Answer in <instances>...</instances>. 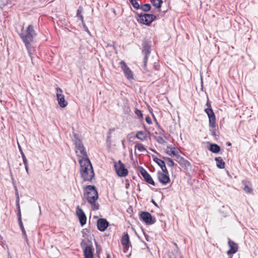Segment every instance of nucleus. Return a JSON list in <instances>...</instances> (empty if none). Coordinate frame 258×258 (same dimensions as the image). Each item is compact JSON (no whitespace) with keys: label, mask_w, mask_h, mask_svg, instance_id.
<instances>
[{"label":"nucleus","mask_w":258,"mask_h":258,"mask_svg":"<svg viewBox=\"0 0 258 258\" xmlns=\"http://www.w3.org/2000/svg\"><path fill=\"white\" fill-rule=\"evenodd\" d=\"M17 207L18 212L19 213H20V212H21L20 206V205H19V206H17Z\"/></svg>","instance_id":"nucleus-42"},{"label":"nucleus","mask_w":258,"mask_h":258,"mask_svg":"<svg viewBox=\"0 0 258 258\" xmlns=\"http://www.w3.org/2000/svg\"><path fill=\"white\" fill-rule=\"evenodd\" d=\"M15 190H16V196L17 197L18 196H19V194H18V189H17V188H16Z\"/></svg>","instance_id":"nucleus-44"},{"label":"nucleus","mask_w":258,"mask_h":258,"mask_svg":"<svg viewBox=\"0 0 258 258\" xmlns=\"http://www.w3.org/2000/svg\"><path fill=\"white\" fill-rule=\"evenodd\" d=\"M36 34L32 25H30L25 30H22L20 36L25 43L30 56L32 54L33 49L31 47V43Z\"/></svg>","instance_id":"nucleus-2"},{"label":"nucleus","mask_w":258,"mask_h":258,"mask_svg":"<svg viewBox=\"0 0 258 258\" xmlns=\"http://www.w3.org/2000/svg\"><path fill=\"white\" fill-rule=\"evenodd\" d=\"M136 137L139 140L144 141L147 140L148 135L144 131H138L137 132Z\"/></svg>","instance_id":"nucleus-20"},{"label":"nucleus","mask_w":258,"mask_h":258,"mask_svg":"<svg viewBox=\"0 0 258 258\" xmlns=\"http://www.w3.org/2000/svg\"><path fill=\"white\" fill-rule=\"evenodd\" d=\"M19 200H20L19 196H18V197H17V200H16V205L17 206L20 205V204H19Z\"/></svg>","instance_id":"nucleus-40"},{"label":"nucleus","mask_w":258,"mask_h":258,"mask_svg":"<svg viewBox=\"0 0 258 258\" xmlns=\"http://www.w3.org/2000/svg\"><path fill=\"white\" fill-rule=\"evenodd\" d=\"M94 248L92 244L87 245L83 249V253L85 258H95L93 252Z\"/></svg>","instance_id":"nucleus-13"},{"label":"nucleus","mask_w":258,"mask_h":258,"mask_svg":"<svg viewBox=\"0 0 258 258\" xmlns=\"http://www.w3.org/2000/svg\"><path fill=\"white\" fill-rule=\"evenodd\" d=\"M24 165H25V168L27 174H29V169H28V163H27V164H24Z\"/></svg>","instance_id":"nucleus-38"},{"label":"nucleus","mask_w":258,"mask_h":258,"mask_svg":"<svg viewBox=\"0 0 258 258\" xmlns=\"http://www.w3.org/2000/svg\"><path fill=\"white\" fill-rule=\"evenodd\" d=\"M151 3L153 6L157 8H160L162 3V0H152Z\"/></svg>","instance_id":"nucleus-26"},{"label":"nucleus","mask_w":258,"mask_h":258,"mask_svg":"<svg viewBox=\"0 0 258 258\" xmlns=\"http://www.w3.org/2000/svg\"><path fill=\"white\" fill-rule=\"evenodd\" d=\"M156 162L160 166L162 170V171H165L167 170L165 163L163 160L157 159Z\"/></svg>","instance_id":"nucleus-25"},{"label":"nucleus","mask_w":258,"mask_h":258,"mask_svg":"<svg viewBox=\"0 0 258 258\" xmlns=\"http://www.w3.org/2000/svg\"><path fill=\"white\" fill-rule=\"evenodd\" d=\"M19 224L20 228H21V230L22 231V233H23V235L25 236V239L27 241H28L27 236V234H26V231H25V230L24 229V226L23 225L22 221H19Z\"/></svg>","instance_id":"nucleus-28"},{"label":"nucleus","mask_w":258,"mask_h":258,"mask_svg":"<svg viewBox=\"0 0 258 258\" xmlns=\"http://www.w3.org/2000/svg\"><path fill=\"white\" fill-rule=\"evenodd\" d=\"M220 147L216 144H211L210 146L209 150L215 153H217L220 151Z\"/></svg>","instance_id":"nucleus-22"},{"label":"nucleus","mask_w":258,"mask_h":258,"mask_svg":"<svg viewBox=\"0 0 258 258\" xmlns=\"http://www.w3.org/2000/svg\"><path fill=\"white\" fill-rule=\"evenodd\" d=\"M22 159H23V163L24 164H27V163H28V161H27V160L25 157V154H24L23 152H22Z\"/></svg>","instance_id":"nucleus-34"},{"label":"nucleus","mask_w":258,"mask_h":258,"mask_svg":"<svg viewBox=\"0 0 258 258\" xmlns=\"http://www.w3.org/2000/svg\"><path fill=\"white\" fill-rule=\"evenodd\" d=\"M215 160L216 161L217 166L219 168L223 169L225 167V162L221 157H216Z\"/></svg>","instance_id":"nucleus-21"},{"label":"nucleus","mask_w":258,"mask_h":258,"mask_svg":"<svg viewBox=\"0 0 258 258\" xmlns=\"http://www.w3.org/2000/svg\"><path fill=\"white\" fill-rule=\"evenodd\" d=\"M158 178L159 181L163 184H166L169 182L170 178L168 175L167 170L165 171L159 172Z\"/></svg>","instance_id":"nucleus-12"},{"label":"nucleus","mask_w":258,"mask_h":258,"mask_svg":"<svg viewBox=\"0 0 258 258\" xmlns=\"http://www.w3.org/2000/svg\"><path fill=\"white\" fill-rule=\"evenodd\" d=\"M175 158L176 161L181 166L187 167L190 165L189 162L180 156L179 154H178Z\"/></svg>","instance_id":"nucleus-19"},{"label":"nucleus","mask_w":258,"mask_h":258,"mask_svg":"<svg viewBox=\"0 0 258 258\" xmlns=\"http://www.w3.org/2000/svg\"><path fill=\"white\" fill-rule=\"evenodd\" d=\"M140 218L143 222L148 225H152L156 222V218L153 217L149 213L147 212H142L140 215Z\"/></svg>","instance_id":"nucleus-10"},{"label":"nucleus","mask_w":258,"mask_h":258,"mask_svg":"<svg viewBox=\"0 0 258 258\" xmlns=\"http://www.w3.org/2000/svg\"><path fill=\"white\" fill-rule=\"evenodd\" d=\"M145 120L148 124H150L152 123V120L149 116H146L145 117Z\"/></svg>","instance_id":"nucleus-37"},{"label":"nucleus","mask_w":258,"mask_h":258,"mask_svg":"<svg viewBox=\"0 0 258 258\" xmlns=\"http://www.w3.org/2000/svg\"><path fill=\"white\" fill-rule=\"evenodd\" d=\"M108 226V222L104 219H99L97 221L98 229L101 231H104Z\"/></svg>","instance_id":"nucleus-16"},{"label":"nucleus","mask_w":258,"mask_h":258,"mask_svg":"<svg viewBox=\"0 0 258 258\" xmlns=\"http://www.w3.org/2000/svg\"><path fill=\"white\" fill-rule=\"evenodd\" d=\"M80 173L85 181H91L94 176L92 164L88 158L79 159Z\"/></svg>","instance_id":"nucleus-1"},{"label":"nucleus","mask_w":258,"mask_h":258,"mask_svg":"<svg viewBox=\"0 0 258 258\" xmlns=\"http://www.w3.org/2000/svg\"><path fill=\"white\" fill-rule=\"evenodd\" d=\"M18 147H19V149L20 150V152L21 153V154H22V152H23L22 149H21V147L20 146V145L19 144H18Z\"/></svg>","instance_id":"nucleus-41"},{"label":"nucleus","mask_w":258,"mask_h":258,"mask_svg":"<svg viewBox=\"0 0 258 258\" xmlns=\"http://www.w3.org/2000/svg\"><path fill=\"white\" fill-rule=\"evenodd\" d=\"M243 190L247 192V193H250L252 192V189L251 187H249L247 185H245L243 188Z\"/></svg>","instance_id":"nucleus-32"},{"label":"nucleus","mask_w":258,"mask_h":258,"mask_svg":"<svg viewBox=\"0 0 258 258\" xmlns=\"http://www.w3.org/2000/svg\"><path fill=\"white\" fill-rule=\"evenodd\" d=\"M155 138L156 139L157 141L160 144H163L165 142V136H155Z\"/></svg>","instance_id":"nucleus-27"},{"label":"nucleus","mask_w":258,"mask_h":258,"mask_svg":"<svg viewBox=\"0 0 258 258\" xmlns=\"http://www.w3.org/2000/svg\"><path fill=\"white\" fill-rule=\"evenodd\" d=\"M141 174L145 180L149 183L155 185V182L150 174L145 170L141 171Z\"/></svg>","instance_id":"nucleus-18"},{"label":"nucleus","mask_w":258,"mask_h":258,"mask_svg":"<svg viewBox=\"0 0 258 258\" xmlns=\"http://www.w3.org/2000/svg\"><path fill=\"white\" fill-rule=\"evenodd\" d=\"M143 53L145 55L144 61L145 63H146L148 59V55L150 53V50L149 47H148V46L145 47L143 50Z\"/></svg>","instance_id":"nucleus-23"},{"label":"nucleus","mask_w":258,"mask_h":258,"mask_svg":"<svg viewBox=\"0 0 258 258\" xmlns=\"http://www.w3.org/2000/svg\"><path fill=\"white\" fill-rule=\"evenodd\" d=\"M165 153L171 157H175L180 152V150L174 146H167L165 149Z\"/></svg>","instance_id":"nucleus-11"},{"label":"nucleus","mask_w":258,"mask_h":258,"mask_svg":"<svg viewBox=\"0 0 258 258\" xmlns=\"http://www.w3.org/2000/svg\"><path fill=\"white\" fill-rule=\"evenodd\" d=\"M167 160L168 161V165L169 166H173L174 165V163L173 162V161L170 159V158H167Z\"/></svg>","instance_id":"nucleus-35"},{"label":"nucleus","mask_w":258,"mask_h":258,"mask_svg":"<svg viewBox=\"0 0 258 258\" xmlns=\"http://www.w3.org/2000/svg\"><path fill=\"white\" fill-rule=\"evenodd\" d=\"M56 95L59 105L60 107L62 108L66 107L68 105V103L65 100L64 96L62 93V90L60 88L57 87L56 89Z\"/></svg>","instance_id":"nucleus-9"},{"label":"nucleus","mask_w":258,"mask_h":258,"mask_svg":"<svg viewBox=\"0 0 258 258\" xmlns=\"http://www.w3.org/2000/svg\"><path fill=\"white\" fill-rule=\"evenodd\" d=\"M205 111L209 117V126L210 127V130L211 132H212V134L213 135H215V130H216L217 125L216 123V117L213 111L212 108H206L205 109Z\"/></svg>","instance_id":"nucleus-5"},{"label":"nucleus","mask_w":258,"mask_h":258,"mask_svg":"<svg viewBox=\"0 0 258 258\" xmlns=\"http://www.w3.org/2000/svg\"><path fill=\"white\" fill-rule=\"evenodd\" d=\"M228 245L230 247V249L227 252L228 254H234L237 252L238 245L236 243L229 239L228 241Z\"/></svg>","instance_id":"nucleus-17"},{"label":"nucleus","mask_w":258,"mask_h":258,"mask_svg":"<svg viewBox=\"0 0 258 258\" xmlns=\"http://www.w3.org/2000/svg\"><path fill=\"white\" fill-rule=\"evenodd\" d=\"M207 106L208 107L207 108H211L210 104V103H209V102H208L207 103Z\"/></svg>","instance_id":"nucleus-43"},{"label":"nucleus","mask_w":258,"mask_h":258,"mask_svg":"<svg viewBox=\"0 0 258 258\" xmlns=\"http://www.w3.org/2000/svg\"><path fill=\"white\" fill-rule=\"evenodd\" d=\"M164 131L160 128H158L157 131L155 132V136H164Z\"/></svg>","instance_id":"nucleus-31"},{"label":"nucleus","mask_w":258,"mask_h":258,"mask_svg":"<svg viewBox=\"0 0 258 258\" xmlns=\"http://www.w3.org/2000/svg\"><path fill=\"white\" fill-rule=\"evenodd\" d=\"M121 244L123 246L124 252H126L130 245L129 236L127 233L124 234L121 240Z\"/></svg>","instance_id":"nucleus-15"},{"label":"nucleus","mask_w":258,"mask_h":258,"mask_svg":"<svg viewBox=\"0 0 258 258\" xmlns=\"http://www.w3.org/2000/svg\"><path fill=\"white\" fill-rule=\"evenodd\" d=\"M156 17L152 14H144L138 15V21L142 24L149 25L155 19Z\"/></svg>","instance_id":"nucleus-6"},{"label":"nucleus","mask_w":258,"mask_h":258,"mask_svg":"<svg viewBox=\"0 0 258 258\" xmlns=\"http://www.w3.org/2000/svg\"><path fill=\"white\" fill-rule=\"evenodd\" d=\"M84 196L87 202L94 210L99 209L98 204L96 203L98 198V192L94 186L88 185L84 188Z\"/></svg>","instance_id":"nucleus-3"},{"label":"nucleus","mask_w":258,"mask_h":258,"mask_svg":"<svg viewBox=\"0 0 258 258\" xmlns=\"http://www.w3.org/2000/svg\"><path fill=\"white\" fill-rule=\"evenodd\" d=\"M131 3L134 8L138 9L140 8V5L136 0H130Z\"/></svg>","instance_id":"nucleus-30"},{"label":"nucleus","mask_w":258,"mask_h":258,"mask_svg":"<svg viewBox=\"0 0 258 258\" xmlns=\"http://www.w3.org/2000/svg\"><path fill=\"white\" fill-rule=\"evenodd\" d=\"M107 258H110L109 255H107Z\"/></svg>","instance_id":"nucleus-45"},{"label":"nucleus","mask_w":258,"mask_h":258,"mask_svg":"<svg viewBox=\"0 0 258 258\" xmlns=\"http://www.w3.org/2000/svg\"><path fill=\"white\" fill-rule=\"evenodd\" d=\"M73 141L75 145V151L77 156L81 157V158H88L87 153L81 140L77 136L76 134L74 135Z\"/></svg>","instance_id":"nucleus-4"},{"label":"nucleus","mask_w":258,"mask_h":258,"mask_svg":"<svg viewBox=\"0 0 258 258\" xmlns=\"http://www.w3.org/2000/svg\"><path fill=\"white\" fill-rule=\"evenodd\" d=\"M135 147L136 149H137L140 152L147 151L144 145L141 143L136 144Z\"/></svg>","instance_id":"nucleus-24"},{"label":"nucleus","mask_w":258,"mask_h":258,"mask_svg":"<svg viewBox=\"0 0 258 258\" xmlns=\"http://www.w3.org/2000/svg\"><path fill=\"white\" fill-rule=\"evenodd\" d=\"M120 67L123 72L124 76L128 80L134 79V74L132 70L127 67L126 64L123 61H121L119 62Z\"/></svg>","instance_id":"nucleus-8"},{"label":"nucleus","mask_w":258,"mask_h":258,"mask_svg":"<svg viewBox=\"0 0 258 258\" xmlns=\"http://www.w3.org/2000/svg\"><path fill=\"white\" fill-rule=\"evenodd\" d=\"M141 9L144 12H148L150 10L151 6L149 4H145L141 7Z\"/></svg>","instance_id":"nucleus-29"},{"label":"nucleus","mask_w":258,"mask_h":258,"mask_svg":"<svg viewBox=\"0 0 258 258\" xmlns=\"http://www.w3.org/2000/svg\"><path fill=\"white\" fill-rule=\"evenodd\" d=\"M76 214L79 219L81 225H84L86 223V216L83 212V210L79 206L77 207L76 210Z\"/></svg>","instance_id":"nucleus-14"},{"label":"nucleus","mask_w":258,"mask_h":258,"mask_svg":"<svg viewBox=\"0 0 258 258\" xmlns=\"http://www.w3.org/2000/svg\"><path fill=\"white\" fill-rule=\"evenodd\" d=\"M114 168L116 173L120 177L125 176L128 174L127 169L125 168L124 165L120 161L114 163Z\"/></svg>","instance_id":"nucleus-7"},{"label":"nucleus","mask_w":258,"mask_h":258,"mask_svg":"<svg viewBox=\"0 0 258 258\" xmlns=\"http://www.w3.org/2000/svg\"><path fill=\"white\" fill-rule=\"evenodd\" d=\"M82 11L79 9L77 11V16L80 18V19L83 22V17L81 15Z\"/></svg>","instance_id":"nucleus-33"},{"label":"nucleus","mask_w":258,"mask_h":258,"mask_svg":"<svg viewBox=\"0 0 258 258\" xmlns=\"http://www.w3.org/2000/svg\"><path fill=\"white\" fill-rule=\"evenodd\" d=\"M135 113L136 114V115H137L138 116H140L141 117H143V114H142V112L140 110L137 109L135 111Z\"/></svg>","instance_id":"nucleus-36"},{"label":"nucleus","mask_w":258,"mask_h":258,"mask_svg":"<svg viewBox=\"0 0 258 258\" xmlns=\"http://www.w3.org/2000/svg\"><path fill=\"white\" fill-rule=\"evenodd\" d=\"M18 221H22L21 212H20V213L18 212Z\"/></svg>","instance_id":"nucleus-39"}]
</instances>
